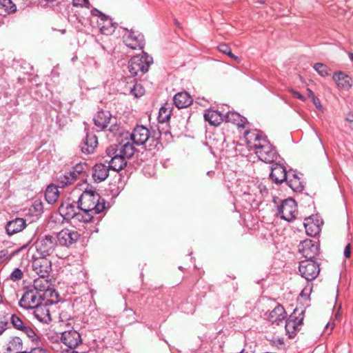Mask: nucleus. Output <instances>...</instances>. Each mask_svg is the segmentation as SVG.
<instances>
[{
  "label": "nucleus",
  "mask_w": 353,
  "mask_h": 353,
  "mask_svg": "<svg viewBox=\"0 0 353 353\" xmlns=\"http://www.w3.org/2000/svg\"><path fill=\"white\" fill-rule=\"evenodd\" d=\"M244 137L249 150H253L261 161L272 163L276 159V152L272 145L258 131H245Z\"/></svg>",
  "instance_id": "f257e3e1"
},
{
  "label": "nucleus",
  "mask_w": 353,
  "mask_h": 353,
  "mask_svg": "<svg viewBox=\"0 0 353 353\" xmlns=\"http://www.w3.org/2000/svg\"><path fill=\"white\" fill-rule=\"evenodd\" d=\"M135 152L134 145L130 141H122L119 144H114L108 147L106 153L111 157L110 168L114 171H120L127 164V159L131 158Z\"/></svg>",
  "instance_id": "f03ea898"
},
{
  "label": "nucleus",
  "mask_w": 353,
  "mask_h": 353,
  "mask_svg": "<svg viewBox=\"0 0 353 353\" xmlns=\"http://www.w3.org/2000/svg\"><path fill=\"white\" fill-rule=\"evenodd\" d=\"M77 203L79 210L90 212L94 214L101 213L105 208L104 199L101 198L99 193L92 190H84Z\"/></svg>",
  "instance_id": "7ed1b4c3"
},
{
  "label": "nucleus",
  "mask_w": 353,
  "mask_h": 353,
  "mask_svg": "<svg viewBox=\"0 0 353 353\" xmlns=\"http://www.w3.org/2000/svg\"><path fill=\"white\" fill-rule=\"evenodd\" d=\"M94 123L97 127L105 129L109 126L108 130L114 135L122 134L120 124L117 117H112L108 111L101 110L97 112L94 118Z\"/></svg>",
  "instance_id": "20e7f679"
},
{
  "label": "nucleus",
  "mask_w": 353,
  "mask_h": 353,
  "mask_svg": "<svg viewBox=\"0 0 353 353\" xmlns=\"http://www.w3.org/2000/svg\"><path fill=\"white\" fill-rule=\"evenodd\" d=\"M34 245L35 252L33 254L48 257L54 252L57 243L52 235H45L38 238Z\"/></svg>",
  "instance_id": "39448f33"
},
{
  "label": "nucleus",
  "mask_w": 353,
  "mask_h": 353,
  "mask_svg": "<svg viewBox=\"0 0 353 353\" xmlns=\"http://www.w3.org/2000/svg\"><path fill=\"white\" fill-rule=\"evenodd\" d=\"M152 62V57L146 53H143L141 57L135 56L128 63L129 72L133 76L143 75L148 72Z\"/></svg>",
  "instance_id": "423d86ee"
},
{
  "label": "nucleus",
  "mask_w": 353,
  "mask_h": 353,
  "mask_svg": "<svg viewBox=\"0 0 353 353\" xmlns=\"http://www.w3.org/2000/svg\"><path fill=\"white\" fill-rule=\"evenodd\" d=\"M32 269L39 276H48L52 271V261L46 256L32 254Z\"/></svg>",
  "instance_id": "0eeeda50"
},
{
  "label": "nucleus",
  "mask_w": 353,
  "mask_h": 353,
  "mask_svg": "<svg viewBox=\"0 0 353 353\" xmlns=\"http://www.w3.org/2000/svg\"><path fill=\"white\" fill-rule=\"evenodd\" d=\"M298 312L299 310L295 309L285 323V331L290 339L296 336L297 332L300 330L299 327L303 323L305 311L302 310L300 312Z\"/></svg>",
  "instance_id": "6e6552de"
},
{
  "label": "nucleus",
  "mask_w": 353,
  "mask_h": 353,
  "mask_svg": "<svg viewBox=\"0 0 353 353\" xmlns=\"http://www.w3.org/2000/svg\"><path fill=\"white\" fill-rule=\"evenodd\" d=\"M150 137V130L143 125H137L131 133L127 132L125 134V141H129L130 138L132 141V145H143L149 140Z\"/></svg>",
  "instance_id": "1a4fd4ad"
},
{
  "label": "nucleus",
  "mask_w": 353,
  "mask_h": 353,
  "mask_svg": "<svg viewBox=\"0 0 353 353\" xmlns=\"http://www.w3.org/2000/svg\"><path fill=\"white\" fill-rule=\"evenodd\" d=\"M124 31L123 39L127 47L132 50H142L143 48V36L141 33L132 28L130 30L124 28Z\"/></svg>",
  "instance_id": "9d476101"
},
{
  "label": "nucleus",
  "mask_w": 353,
  "mask_h": 353,
  "mask_svg": "<svg viewBox=\"0 0 353 353\" xmlns=\"http://www.w3.org/2000/svg\"><path fill=\"white\" fill-rule=\"evenodd\" d=\"M299 270L301 276L308 281L314 279L320 272L319 265L311 259L301 261Z\"/></svg>",
  "instance_id": "9b49d317"
},
{
  "label": "nucleus",
  "mask_w": 353,
  "mask_h": 353,
  "mask_svg": "<svg viewBox=\"0 0 353 353\" xmlns=\"http://www.w3.org/2000/svg\"><path fill=\"white\" fill-rule=\"evenodd\" d=\"M279 212L284 220L288 221L293 220L298 214L296 201L291 198L284 200L279 208Z\"/></svg>",
  "instance_id": "f8f14e48"
},
{
  "label": "nucleus",
  "mask_w": 353,
  "mask_h": 353,
  "mask_svg": "<svg viewBox=\"0 0 353 353\" xmlns=\"http://www.w3.org/2000/svg\"><path fill=\"white\" fill-rule=\"evenodd\" d=\"M80 237L79 232L74 230L64 228L57 236V243L62 246H70L76 243Z\"/></svg>",
  "instance_id": "ddd939ff"
},
{
  "label": "nucleus",
  "mask_w": 353,
  "mask_h": 353,
  "mask_svg": "<svg viewBox=\"0 0 353 353\" xmlns=\"http://www.w3.org/2000/svg\"><path fill=\"white\" fill-rule=\"evenodd\" d=\"M41 296L37 292L30 290L26 291L19 301V305L26 309L35 308L41 303Z\"/></svg>",
  "instance_id": "4468645a"
},
{
  "label": "nucleus",
  "mask_w": 353,
  "mask_h": 353,
  "mask_svg": "<svg viewBox=\"0 0 353 353\" xmlns=\"http://www.w3.org/2000/svg\"><path fill=\"white\" fill-rule=\"evenodd\" d=\"M318 245L310 239H305L299 245V252L306 259H312L318 253Z\"/></svg>",
  "instance_id": "2eb2a0df"
},
{
  "label": "nucleus",
  "mask_w": 353,
  "mask_h": 353,
  "mask_svg": "<svg viewBox=\"0 0 353 353\" xmlns=\"http://www.w3.org/2000/svg\"><path fill=\"white\" fill-rule=\"evenodd\" d=\"M303 225L306 234L314 236L320 232L322 221L317 216H312L305 219Z\"/></svg>",
  "instance_id": "dca6fc26"
},
{
  "label": "nucleus",
  "mask_w": 353,
  "mask_h": 353,
  "mask_svg": "<svg viewBox=\"0 0 353 353\" xmlns=\"http://www.w3.org/2000/svg\"><path fill=\"white\" fill-rule=\"evenodd\" d=\"M61 341L68 348H76L81 343V335L76 330L63 332L61 336Z\"/></svg>",
  "instance_id": "f3484780"
},
{
  "label": "nucleus",
  "mask_w": 353,
  "mask_h": 353,
  "mask_svg": "<svg viewBox=\"0 0 353 353\" xmlns=\"http://www.w3.org/2000/svg\"><path fill=\"white\" fill-rule=\"evenodd\" d=\"M34 309V316L39 321L48 323L52 321L50 305L40 303Z\"/></svg>",
  "instance_id": "a211bd4d"
},
{
  "label": "nucleus",
  "mask_w": 353,
  "mask_h": 353,
  "mask_svg": "<svg viewBox=\"0 0 353 353\" xmlns=\"http://www.w3.org/2000/svg\"><path fill=\"white\" fill-rule=\"evenodd\" d=\"M332 79L340 89L348 90L352 86V78L343 72L334 73Z\"/></svg>",
  "instance_id": "6ab92c4d"
},
{
  "label": "nucleus",
  "mask_w": 353,
  "mask_h": 353,
  "mask_svg": "<svg viewBox=\"0 0 353 353\" xmlns=\"http://www.w3.org/2000/svg\"><path fill=\"white\" fill-rule=\"evenodd\" d=\"M98 145L97 137L94 134H88L81 145V151L85 154L93 153Z\"/></svg>",
  "instance_id": "aec40b11"
},
{
  "label": "nucleus",
  "mask_w": 353,
  "mask_h": 353,
  "mask_svg": "<svg viewBox=\"0 0 353 353\" xmlns=\"http://www.w3.org/2000/svg\"><path fill=\"white\" fill-rule=\"evenodd\" d=\"M110 168L103 163L96 164L92 168V178L95 182L105 181L109 175Z\"/></svg>",
  "instance_id": "412c9836"
},
{
  "label": "nucleus",
  "mask_w": 353,
  "mask_h": 353,
  "mask_svg": "<svg viewBox=\"0 0 353 353\" xmlns=\"http://www.w3.org/2000/svg\"><path fill=\"white\" fill-rule=\"evenodd\" d=\"M270 177L276 183H283L287 180V172L285 168L279 164L273 165Z\"/></svg>",
  "instance_id": "4be33fe9"
},
{
  "label": "nucleus",
  "mask_w": 353,
  "mask_h": 353,
  "mask_svg": "<svg viewBox=\"0 0 353 353\" xmlns=\"http://www.w3.org/2000/svg\"><path fill=\"white\" fill-rule=\"evenodd\" d=\"M286 312L283 306L277 305L269 314L268 320L272 324L279 325L286 318Z\"/></svg>",
  "instance_id": "5701e85b"
},
{
  "label": "nucleus",
  "mask_w": 353,
  "mask_h": 353,
  "mask_svg": "<svg viewBox=\"0 0 353 353\" xmlns=\"http://www.w3.org/2000/svg\"><path fill=\"white\" fill-rule=\"evenodd\" d=\"M173 100L175 105L179 109L187 108L193 102L192 97L187 92H181L176 94Z\"/></svg>",
  "instance_id": "b1692460"
},
{
  "label": "nucleus",
  "mask_w": 353,
  "mask_h": 353,
  "mask_svg": "<svg viewBox=\"0 0 353 353\" xmlns=\"http://www.w3.org/2000/svg\"><path fill=\"white\" fill-rule=\"evenodd\" d=\"M26 226V220L22 218H17L10 221L6 227V232L9 235L22 231Z\"/></svg>",
  "instance_id": "393cba45"
},
{
  "label": "nucleus",
  "mask_w": 353,
  "mask_h": 353,
  "mask_svg": "<svg viewBox=\"0 0 353 353\" xmlns=\"http://www.w3.org/2000/svg\"><path fill=\"white\" fill-rule=\"evenodd\" d=\"M204 119L210 125L217 126L224 121V116L217 110L210 109L204 114Z\"/></svg>",
  "instance_id": "a878e982"
},
{
  "label": "nucleus",
  "mask_w": 353,
  "mask_h": 353,
  "mask_svg": "<svg viewBox=\"0 0 353 353\" xmlns=\"http://www.w3.org/2000/svg\"><path fill=\"white\" fill-rule=\"evenodd\" d=\"M97 24L101 33L105 35L112 34L116 28V26L112 22V19H110L108 16H106L105 18L101 20H98Z\"/></svg>",
  "instance_id": "bb28decb"
},
{
  "label": "nucleus",
  "mask_w": 353,
  "mask_h": 353,
  "mask_svg": "<svg viewBox=\"0 0 353 353\" xmlns=\"http://www.w3.org/2000/svg\"><path fill=\"white\" fill-rule=\"evenodd\" d=\"M60 214L66 220L73 219L76 214L77 210L72 203H63L59 208Z\"/></svg>",
  "instance_id": "cd10ccee"
},
{
  "label": "nucleus",
  "mask_w": 353,
  "mask_h": 353,
  "mask_svg": "<svg viewBox=\"0 0 353 353\" xmlns=\"http://www.w3.org/2000/svg\"><path fill=\"white\" fill-rule=\"evenodd\" d=\"M23 347V342L20 337L10 336L6 345V353H12L20 351Z\"/></svg>",
  "instance_id": "c85d7f7f"
},
{
  "label": "nucleus",
  "mask_w": 353,
  "mask_h": 353,
  "mask_svg": "<svg viewBox=\"0 0 353 353\" xmlns=\"http://www.w3.org/2000/svg\"><path fill=\"white\" fill-rule=\"evenodd\" d=\"M52 285L51 281L48 276H39L33 281V288L36 292L49 291V288Z\"/></svg>",
  "instance_id": "c756f323"
},
{
  "label": "nucleus",
  "mask_w": 353,
  "mask_h": 353,
  "mask_svg": "<svg viewBox=\"0 0 353 353\" xmlns=\"http://www.w3.org/2000/svg\"><path fill=\"white\" fill-rule=\"evenodd\" d=\"M125 94H132L135 98H139L144 94L145 89L141 84L130 82L125 85Z\"/></svg>",
  "instance_id": "7c9ffc66"
},
{
  "label": "nucleus",
  "mask_w": 353,
  "mask_h": 353,
  "mask_svg": "<svg viewBox=\"0 0 353 353\" xmlns=\"http://www.w3.org/2000/svg\"><path fill=\"white\" fill-rule=\"evenodd\" d=\"M59 196L58 188L54 185H50L45 192V197L48 203L52 204L57 201Z\"/></svg>",
  "instance_id": "2f4dec72"
},
{
  "label": "nucleus",
  "mask_w": 353,
  "mask_h": 353,
  "mask_svg": "<svg viewBox=\"0 0 353 353\" xmlns=\"http://www.w3.org/2000/svg\"><path fill=\"white\" fill-rule=\"evenodd\" d=\"M226 122H231L236 124L239 128H245V121L240 114L236 112H229L224 116Z\"/></svg>",
  "instance_id": "473e14b6"
},
{
  "label": "nucleus",
  "mask_w": 353,
  "mask_h": 353,
  "mask_svg": "<svg viewBox=\"0 0 353 353\" xmlns=\"http://www.w3.org/2000/svg\"><path fill=\"white\" fill-rule=\"evenodd\" d=\"M289 187L295 192H301L303 189V185L300 179L296 175L292 174L290 176L289 178H287L285 180Z\"/></svg>",
  "instance_id": "72a5a7b5"
},
{
  "label": "nucleus",
  "mask_w": 353,
  "mask_h": 353,
  "mask_svg": "<svg viewBox=\"0 0 353 353\" xmlns=\"http://www.w3.org/2000/svg\"><path fill=\"white\" fill-rule=\"evenodd\" d=\"M94 215L95 214L90 212H84L83 210H81L79 209V211H77L76 214L74 215L72 220L74 222L79 221L86 223L91 222Z\"/></svg>",
  "instance_id": "f704fd0d"
},
{
  "label": "nucleus",
  "mask_w": 353,
  "mask_h": 353,
  "mask_svg": "<svg viewBox=\"0 0 353 353\" xmlns=\"http://www.w3.org/2000/svg\"><path fill=\"white\" fill-rule=\"evenodd\" d=\"M75 176H73L70 172L66 174H61L57 178L58 185L64 188L72 184L75 181Z\"/></svg>",
  "instance_id": "c9c22d12"
},
{
  "label": "nucleus",
  "mask_w": 353,
  "mask_h": 353,
  "mask_svg": "<svg viewBox=\"0 0 353 353\" xmlns=\"http://www.w3.org/2000/svg\"><path fill=\"white\" fill-rule=\"evenodd\" d=\"M171 108L170 106L167 107L163 106L160 108L159 116H158V120L160 123H165L168 121L170 119L171 116Z\"/></svg>",
  "instance_id": "e433bc0d"
},
{
  "label": "nucleus",
  "mask_w": 353,
  "mask_h": 353,
  "mask_svg": "<svg viewBox=\"0 0 353 353\" xmlns=\"http://www.w3.org/2000/svg\"><path fill=\"white\" fill-rule=\"evenodd\" d=\"M0 8L8 13L14 12L17 10L15 4L11 0H0Z\"/></svg>",
  "instance_id": "4c0bfd02"
},
{
  "label": "nucleus",
  "mask_w": 353,
  "mask_h": 353,
  "mask_svg": "<svg viewBox=\"0 0 353 353\" xmlns=\"http://www.w3.org/2000/svg\"><path fill=\"white\" fill-rule=\"evenodd\" d=\"M88 169V165L85 163H77L73 167L72 170L70 171L73 176H75V179L79 176L80 174L85 172Z\"/></svg>",
  "instance_id": "58836bf2"
},
{
  "label": "nucleus",
  "mask_w": 353,
  "mask_h": 353,
  "mask_svg": "<svg viewBox=\"0 0 353 353\" xmlns=\"http://www.w3.org/2000/svg\"><path fill=\"white\" fill-rule=\"evenodd\" d=\"M313 68L322 77H326L330 74V69L323 63H316Z\"/></svg>",
  "instance_id": "ea45409f"
},
{
  "label": "nucleus",
  "mask_w": 353,
  "mask_h": 353,
  "mask_svg": "<svg viewBox=\"0 0 353 353\" xmlns=\"http://www.w3.org/2000/svg\"><path fill=\"white\" fill-rule=\"evenodd\" d=\"M10 322L13 327L19 330H22L26 325L23 321L16 314H12L10 317Z\"/></svg>",
  "instance_id": "a19ab883"
},
{
  "label": "nucleus",
  "mask_w": 353,
  "mask_h": 353,
  "mask_svg": "<svg viewBox=\"0 0 353 353\" xmlns=\"http://www.w3.org/2000/svg\"><path fill=\"white\" fill-rule=\"evenodd\" d=\"M23 276V272L19 268H15L10 274V279L14 281H19Z\"/></svg>",
  "instance_id": "79ce46f5"
},
{
  "label": "nucleus",
  "mask_w": 353,
  "mask_h": 353,
  "mask_svg": "<svg viewBox=\"0 0 353 353\" xmlns=\"http://www.w3.org/2000/svg\"><path fill=\"white\" fill-rule=\"evenodd\" d=\"M49 291L45 292V295L51 299L52 302H57L58 300L59 294L58 293L53 290L51 286L49 288Z\"/></svg>",
  "instance_id": "37998d69"
},
{
  "label": "nucleus",
  "mask_w": 353,
  "mask_h": 353,
  "mask_svg": "<svg viewBox=\"0 0 353 353\" xmlns=\"http://www.w3.org/2000/svg\"><path fill=\"white\" fill-rule=\"evenodd\" d=\"M21 331L26 333L29 338L32 339V341L37 339L35 332L29 326L26 325L23 327Z\"/></svg>",
  "instance_id": "c03bdc74"
},
{
  "label": "nucleus",
  "mask_w": 353,
  "mask_h": 353,
  "mask_svg": "<svg viewBox=\"0 0 353 353\" xmlns=\"http://www.w3.org/2000/svg\"><path fill=\"white\" fill-rule=\"evenodd\" d=\"M28 353H50V351L44 346L32 347Z\"/></svg>",
  "instance_id": "a18cd8bd"
},
{
  "label": "nucleus",
  "mask_w": 353,
  "mask_h": 353,
  "mask_svg": "<svg viewBox=\"0 0 353 353\" xmlns=\"http://www.w3.org/2000/svg\"><path fill=\"white\" fill-rule=\"evenodd\" d=\"M72 5L74 6H85L88 7L90 5L89 0H72Z\"/></svg>",
  "instance_id": "49530a36"
},
{
  "label": "nucleus",
  "mask_w": 353,
  "mask_h": 353,
  "mask_svg": "<svg viewBox=\"0 0 353 353\" xmlns=\"http://www.w3.org/2000/svg\"><path fill=\"white\" fill-rule=\"evenodd\" d=\"M91 14L93 17H98L99 20H101L105 18V17L107 16L96 8H93L92 10H91Z\"/></svg>",
  "instance_id": "de8ad7c7"
},
{
  "label": "nucleus",
  "mask_w": 353,
  "mask_h": 353,
  "mask_svg": "<svg viewBox=\"0 0 353 353\" xmlns=\"http://www.w3.org/2000/svg\"><path fill=\"white\" fill-rule=\"evenodd\" d=\"M219 50L225 54H228L231 51V48L227 44L221 43L217 47Z\"/></svg>",
  "instance_id": "09e8293b"
},
{
  "label": "nucleus",
  "mask_w": 353,
  "mask_h": 353,
  "mask_svg": "<svg viewBox=\"0 0 353 353\" xmlns=\"http://www.w3.org/2000/svg\"><path fill=\"white\" fill-rule=\"evenodd\" d=\"M290 92L293 94V96L294 97H296L298 98L299 99L303 101H305V97H303L301 93H299V92L293 90V89H290L289 90Z\"/></svg>",
  "instance_id": "8fccbe9b"
},
{
  "label": "nucleus",
  "mask_w": 353,
  "mask_h": 353,
  "mask_svg": "<svg viewBox=\"0 0 353 353\" xmlns=\"http://www.w3.org/2000/svg\"><path fill=\"white\" fill-rule=\"evenodd\" d=\"M313 103L314 104L315 107L320 111L323 112V106L321 103V101L319 98L315 97L313 99H312Z\"/></svg>",
  "instance_id": "3c124183"
},
{
  "label": "nucleus",
  "mask_w": 353,
  "mask_h": 353,
  "mask_svg": "<svg viewBox=\"0 0 353 353\" xmlns=\"http://www.w3.org/2000/svg\"><path fill=\"white\" fill-rule=\"evenodd\" d=\"M344 256L345 258L348 259L351 256V245L350 243H348L344 250Z\"/></svg>",
  "instance_id": "603ef678"
},
{
  "label": "nucleus",
  "mask_w": 353,
  "mask_h": 353,
  "mask_svg": "<svg viewBox=\"0 0 353 353\" xmlns=\"http://www.w3.org/2000/svg\"><path fill=\"white\" fill-rule=\"evenodd\" d=\"M8 322L0 321V334H1L8 327Z\"/></svg>",
  "instance_id": "864d4df0"
},
{
  "label": "nucleus",
  "mask_w": 353,
  "mask_h": 353,
  "mask_svg": "<svg viewBox=\"0 0 353 353\" xmlns=\"http://www.w3.org/2000/svg\"><path fill=\"white\" fill-rule=\"evenodd\" d=\"M227 55H228L231 59H232L233 60H234L235 61H236L237 63H239L241 61V59L234 55L232 52V50L230 52V53H228Z\"/></svg>",
  "instance_id": "5fc2aeb1"
},
{
  "label": "nucleus",
  "mask_w": 353,
  "mask_h": 353,
  "mask_svg": "<svg viewBox=\"0 0 353 353\" xmlns=\"http://www.w3.org/2000/svg\"><path fill=\"white\" fill-rule=\"evenodd\" d=\"M75 348L62 349L61 353H79L74 350Z\"/></svg>",
  "instance_id": "6e6d98bb"
},
{
  "label": "nucleus",
  "mask_w": 353,
  "mask_h": 353,
  "mask_svg": "<svg viewBox=\"0 0 353 353\" xmlns=\"http://www.w3.org/2000/svg\"><path fill=\"white\" fill-rule=\"evenodd\" d=\"M307 92L308 97L310 99H311V100L316 97V96L314 95V92L310 88L307 89Z\"/></svg>",
  "instance_id": "4d7b16f0"
},
{
  "label": "nucleus",
  "mask_w": 353,
  "mask_h": 353,
  "mask_svg": "<svg viewBox=\"0 0 353 353\" xmlns=\"http://www.w3.org/2000/svg\"><path fill=\"white\" fill-rule=\"evenodd\" d=\"M347 120L350 123H353V114H349L347 117Z\"/></svg>",
  "instance_id": "13d9d810"
},
{
  "label": "nucleus",
  "mask_w": 353,
  "mask_h": 353,
  "mask_svg": "<svg viewBox=\"0 0 353 353\" xmlns=\"http://www.w3.org/2000/svg\"><path fill=\"white\" fill-rule=\"evenodd\" d=\"M349 57L350 59V60L353 62V53H350L349 54Z\"/></svg>",
  "instance_id": "bf43d9fd"
},
{
  "label": "nucleus",
  "mask_w": 353,
  "mask_h": 353,
  "mask_svg": "<svg viewBox=\"0 0 353 353\" xmlns=\"http://www.w3.org/2000/svg\"><path fill=\"white\" fill-rule=\"evenodd\" d=\"M257 2L263 4L265 3V0H257Z\"/></svg>",
  "instance_id": "052dcab7"
},
{
  "label": "nucleus",
  "mask_w": 353,
  "mask_h": 353,
  "mask_svg": "<svg viewBox=\"0 0 353 353\" xmlns=\"http://www.w3.org/2000/svg\"><path fill=\"white\" fill-rule=\"evenodd\" d=\"M350 128H351L352 129H353V123H351V126H350Z\"/></svg>",
  "instance_id": "680f3d73"
}]
</instances>
